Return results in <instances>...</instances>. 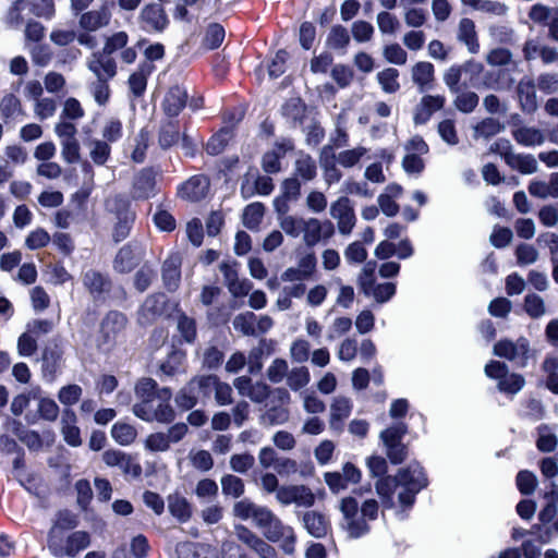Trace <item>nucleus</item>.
Wrapping results in <instances>:
<instances>
[{
    "instance_id": "1",
    "label": "nucleus",
    "mask_w": 558,
    "mask_h": 558,
    "mask_svg": "<svg viewBox=\"0 0 558 558\" xmlns=\"http://www.w3.org/2000/svg\"><path fill=\"white\" fill-rule=\"evenodd\" d=\"M427 484L423 469L416 464H410L407 469L400 470L396 476L380 477L376 484V492L381 499L384 507L396 506L395 495L402 509L410 508L415 495Z\"/></svg>"
},
{
    "instance_id": "2",
    "label": "nucleus",
    "mask_w": 558,
    "mask_h": 558,
    "mask_svg": "<svg viewBox=\"0 0 558 558\" xmlns=\"http://www.w3.org/2000/svg\"><path fill=\"white\" fill-rule=\"evenodd\" d=\"M281 230L291 238L302 236L306 246H315L322 241L330 239L335 234V228L331 221H322L315 217H298L287 215L286 209L279 217Z\"/></svg>"
},
{
    "instance_id": "3",
    "label": "nucleus",
    "mask_w": 558,
    "mask_h": 558,
    "mask_svg": "<svg viewBox=\"0 0 558 558\" xmlns=\"http://www.w3.org/2000/svg\"><path fill=\"white\" fill-rule=\"evenodd\" d=\"M89 545V533L60 527H51L47 539V548L54 558H76Z\"/></svg>"
},
{
    "instance_id": "4",
    "label": "nucleus",
    "mask_w": 558,
    "mask_h": 558,
    "mask_svg": "<svg viewBox=\"0 0 558 558\" xmlns=\"http://www.w3.org/2000/svg\"><path fill=\"white\" fill-rule=\"evenodd\" d=\"M170 398V391L162 389L160 397L135 403L133 413L144 421L168 422L172 418V410L169 405Z\"/></svg>"
},
{
    "instance_id": "5",
    "label": "nucleus",
    "mask_w": 558,
    "mask_h": 558,
    "mask_svg": "<svg viewBox=\"0 0 558 558\" xmlns=\"http://www.w3.org/2000/svg\"><path fill=\"white\" fill-rule=\"evenodd\" d=\"M339 510L342 513V525L352 538H359L369 531L367 520L361 513L359 502L353 497L341 499Z\"/></svg>"
},
{
    "instance_id": "6",
    "label": "nucleus",
    "mask_w": 558,
    "mask_h": 558,
    "mask_svg": "<svg viewBox=\"0 0 558 558\" xmlns=\"http://www.w3.org/2000/svg\"><path fill=\"white\" fill-rule=\"evenodd\" d=\"M485 374L489 378L497 379L499 390L506 393L514 395L525 385L523 376L509 373L507 365L498 361H490L485 366Z\"/></svg>"
},
{
    "instance_id": "7",
    "label": "nucleus",
    "mask_w": 558,
    "mask_h": 558,
    "mask_svg": "<svg viewBox=\"0 0 558 558\" xmlns=\"http://www.w3.org/2000/svg\"><path fill=\"white\" fill-rule=\"evenodd\" d=\"M492 149L499 151L506 163L521 173L532 174L538 169V163L534 156L515 154L511 149L509 141L499 140L492 146Z\"/></svg>"
},
{
    "instance_id": "8",
    "label": "nucleus",
    "mask_w": 558,
    "mask_h": 558,
    "mask_svg": "<svg viewBox=\"0 0 558 558\" xmlns=\"http://www.w3.org/2000/svg\"><path fill=\"white\" fill-rule=\"evenodd\" d=\"M494 354L524 367L529 360L530 343L525 338H519L517 341L500 340L494 345Z\"/></svg>"
},
{
    "instance_id": "9",
    "label": "nucleus",
    "mask_w": 558,
    "mask_h": 558,
    "mask_svg": "<svg viewBox=\"0 0 558 558\" xmlns=\"http://www.w3.org/2000/svg\"><path fill=\"white\" fill-rule=\"evenodd\" d=\"M330 216L337 221L338 231L342 235H349L355 227L354 208L347 196H341L331 203Z\"/></svg>"
},
{
    "instance_id": "10",
    "label": "nucleus",
    "mask_w": 558,
    "mask_h": 558,
    "mask_svg": "<svg viewBox=\"0 0 558 558\" xmlns=\"http://www.w3.org/2000/svg\"><path fill=\"white\" fill-rule=\"evenodd\" d=\"M276 499L284 506L294 504L305 508L312 507L315 502L313 492L304 485L281 486L276 494Z\"/></svg>"
},
{
    "instance_id": "11",
    "label": "nucleus",
    "mask_w": 558,
    "mask_h": 558,
    "mask_svg": "<svg viewBox=\"0 0 558 558\" xmlns=\"http://www.w3.org/2000/svg\"><path fill=\"white\" fill-rule=\"evenodd\" d=\"M265 537L271 542H280L287 554L294 551L295 534L291 526L284 525L276 515L264 530Z\"/></svg>"
},
{
    "instance_id": "12",
    "label": "nucleus",
    "mask_w": 558,
    "mask_h": 558,
    "mask_svg": "<svg viewBox=\"0 0 558 558\" xmlns=\"http://www.w3.org/2000/svg\"><path fill=\"white\" fill-rule=\"evenodd\" d=\"M529 17L533 23L546 26L548 28L549 37L558 41L557 7H547L542 3H536L531 7Z\"/></svg>"
},
{
    "instance_id": "13",
    "label": "nucleus",
    "mask_w": 558,
    "mask_h": 558,
    "mask_svg": "<svg viewBox=\"0 0 558 558\" xmlns=\"http://www.w3.org/2000/svg\"><path fill=\"white\" fill-rule=\"evenodd\" d=\"M279 405L269 408L260 417L264 425H280L289 420L290 413L286 408L290 403L291 397L288 390L278 388L275 390Z\"/></svg>"
},
{
    "instance_id": "14",
    "label": "nucleus",
    "mask_w": 558,
    "mask_h": 558,
    "mask_svg": "<svg viewBox=\"0 0 558 558\" xmlns=\"http://www.w3.org/2000/svg\"><path fill=\"white\" fill-rule=\"evenodd\" d=\"M111 12L107 5L89 10L81 14L78 19L80 27L85 32H96L109 25Z\"/></svg>"
},
{
    "instance_id": "15",
    "label": "nucleus",
    "mask_w": 558,
    "mask_h": 558,
    "mask_svg": "<svg viewBox=\"0 0 558 558\" xmlns=\"http://www.w3.org/2000/svg\"><path fill=\"white\" fill-rule=\"evenodd\" d=\"M234 533L240 542L255 550L262 558H276L274 548L246 526L235 525Z\"/></svg>"
},
{
    "instance_id": "16",
    "label": "nucleus",
    "mask_w": 558,
    "mask_h": 558,
    "mask_svg": "<svg viewBox=\"0 0 558 558\" xmlns=\"http://www.w3.org/2000/svg\"><path fill=\"white\" fill-rule=\"evenodd\" d=\"M412 83L420 92H427L435 84V66L428 61H417L410 69Z\"/></svg>"
},
{
    "instance_id": "17",
    "label": "nucleus",
    "mask_w": 558,
    "mask_h": 558,
    "mask_svg": "<svg viewBox=\"0 0 558 558\" xmlns=\"http://www.w3.org/2000/svg\"><path fill=\"white\" fill-rule=\"evenodd\" d=\"M445 105V97L440 95H425L421 98L414 112L416 124L426 123L435 111L440 110Z\"/></svg>"
},
{
    "instance_id": "18",
    "label": "nucleus",
    "mask_w": 558,
    "mask_h": 558,
    "mask_svg": "<svg viewBox=\"0 0 558 558\" xmlns=\"http://www.w3.org/2000/svg\"><path fill=\"white\" fill-rule=\"evenodd\" d=\"M208 190V179L204 175H195L181 185L179 194L184 199L197 202L207 195Z\"/></svg>"
},
{
    "instance_id": "19",
    "label": "nucleus",
    "mask_w": 558,
    "mask_h": 558,
    "mask_svg": "<svg viewBox=\"0 0 558 558\" xmlns=\"http://www.w3.org/2000/svg\"><path fill=\"white\" fill-rule=\"evenodd\" d=\"M76 423L77 417L74 411L71 409H64L60 421V429L64 441L72 447H78L82 445L81 432Z\"/></svg>"
},
{
    "instance_id": "20",
    "label": "nucleus",
    "mask_w": 558,
    "mask_h": 558,
    "mask_svg": "<svg viewBox=\"0 0 558 558\" xmlns=\"http://www.w3.org/2000/svg\"><path fill=\"white\" fill-rule=\"evenodd\" d=\"M517 95L524 112L532 113L538 107L536 88L534 81L530 77H523L517 86Z\"/></svg>"
},
{
    "instance_id": "21",
    "label": "nucleus",
    "mask_w": 558,
    "mask_h": 558,
    "mask_svg": "<svg viewBox=\"0 0 558 558\" xmlns=\"http://www.w3.org/2000/svg\"><path fill=\"white\" fill-rule=\"evenodd\" d=\"M87 68L98 80H109L116 75L114 61L100 53H94L87 61Z\"/></svg>"
},
{
    "instance_id": "22",
    "label": "nucleus",
    "mask_w": 558,
    "mask_h": 558,
    "mask_svg": "<svg viewBox=\"0 0 558 558\" xmlns=\"http://www.w3.org/2000/svg\"><path fill=\"white\" fill-rule=\"evenodd\" d=\"M529 192L532 196L542 199L558 198V172L551 173L548 181H531Z\"/></svg>"
},
{
    "instance_id": "23",
    "label": "nucleus",
    "mask_w": 558,
    "mask_h": 558,
    "mask_svg": "<svg viewBox=\"0 0 558 558\" xmlns=\"http://www.w3.org/2000/svg\"><path fill=\"white\" fill-rule=\"evenodd\" d=\"M303 525L307 533L316 538H322L329 531L327 518L317 511H307L303 515Z\"/></svg>"
},
{
    "instance_id": "24",
    "label": "nucleus",
    "mask_w": 558,
    "mask_h": 558,
    "mask_svg": "<svg viewBox=\"0 0 558 558\" xmlns=\"http://www.w3.org/2000/svg\"><path fill=\"white\" fill-rule=\"evenodd\" d=\"M141 20L146 24L147 28L153 31H162L168 24L165 11L159 4H148L143 8Z\"/></svg>"
},
{
    "instance_id": "25",
    "label": "nucleus",
    "mask_w": 558,
    "mask_h": 558,
    "mask_svg": "<svg viewBox=\"0 0 558 558\" xmlns=\"http://www.w3.org/2000/svg\"><path fill=\"white\" fill-rule=\"evenodd\" d=\"M352 412V401L343 396L333 398L330 404V426L339 427Z\"/></svg>"
},
{
    "instance_id": "26",
    "label": "nucleus",
    "mask_w": 558,
    "mask_h": 558,
    "mask_svg": "<svg viewBox=\"0 0 558 558\" xmlns=\"http://www.w3.org/2000/svg\"><path fill=\"white\" fill-rule=\"evenodd\" d=\"M186 98L187 95L183 88L179 86L170 88L163 100V109L166 113L170 117L178 116L185 107Z\"/></svg>"
},
{
    "instance_id": "27",
    "label": "nucleus",
    "mask_w": 558,
    "mask_h": 558,
    "mask_svg": "<svg viewBox=\"0 0 558 558\" xmlns=\"http://www.w3.org/2000/svg\"><path fill=\"white\" fill-rule=\"evenodd\" d=\"M458 39L462 41L471 53L478 52L480 44L476 36L475 24L470 19H462L459 22Z\"/></svg>"
},
{
    "instance_id": "28",
    "label": "nucleus",
    "mask_w": 558,
    "mask_h": 558,
    "mask_svg": "<svg viewBox=\"0 0 558 558\" xmlns=\"http://www.w3.org/2000/svg\"><path fill=\"white\" fill-rule=\"evenodd\" d=\"M177 554L179 558H219L216 549L187 542L177 546Z\"/></svg>"
},
{
    "instance_id": "29",
    "label": "nucleus",
    "mask_w": 558,
    "mask_h": 558,
    "mask_svg": "<svg viewBox=\"0 0 558 558\" xmlns=\"http://www.w3.org/2000/svg\"><path fill=\"white\" fill-rule=\"evenodd\" d=\"M515 142L523 146H537L545 142V136L539 129L533 126H519L512 130Z\"/></svg>"
},
{
    "instance_id": "30",
    "label": "nucleus",
    "mask_w": 558,
    "mask_h": 558,
    "mask_svg": "<svg viewBox=\"0 0 558 558\" xmlns=\"http://www.w3.org/2000/svg\"><path fill=\"white\" fill-rule=\"evenodd\" d=\"M181 258L174 254L169 256L162 267V278L169 290H175L180 281Z\"/></svg>"
},
{
    "instance_id": "31",
    "label": "nucleus",
    "mask_w": 558,
    "mask_h": 558,
    "mask_svg": "<svg viewBox=\"0 0 558 558\" xmlns=\"http://www.w3.org/2000/svg\"><path fill=\"white\" fill-rule=\"evenodd\" d=\"M117 223L114 226L113 236L116 241H121L126 238L130 232L131 225L134 221V213H132L126 204L122 202V208L117 213Z\"/></svg>"
},
{
    "instance_id": "32",
    "label": "nucleus",
    "mask_w": 558,
    "mask_h": 558,
    "mask_svg": "<svg viewBox=\"0 0 558 558\" xmlns=\"http://www.w3.org/2000/svg\"><path fill=\"white\" fill-rule=\"evenodd\" d=\"M110 434L114 441L121 446L131 445L137 436L135 427L124 422L114 423L111 427Z\"/></svg>"
},
{
    "instance_id": "33",
    "label": "nucleus",
    "mask_w": 558,
    "mask_h": 558,
    "mask_svg": "<svg viewBox=\"0 0 558 558\" xmlns=\"http://www.w3.org/2000/svg\"><path fill=\"white\" fill-rule=\"evenodd\" d=\"M376 80L387 94H393L400 89L399 71L395 68H386L379 71L376 74Z\"/></svg>"
},
{
    "instance_id": "34",
    "label": "nucleus",
    "mask_w": 558,
    "mask_h": 558,
    "mask_svg": "<svg viewBox=\"0 0 558 558\" xmlns=\"http://www.w3.org/2000/svg\"><path fill=\"white\" fill-rule=\"evenodd\" d=\"M126 324V318L118 312L109 313L101 323V331L107 339L114 337Z\"/></svg>"
},
{
    "instance_id": "35",
    "label": "nucleus",
    "mask_w": 558,
    "mask_h": 558,
    "mask_svg": "<svg viewBox=\"0 0 558 558\" xmlns=\"http://www.w3.org/2000/svg\"><path fill=\"white\" fill-rule=\"evenodd\" d=\"M134 194L140 198H147L153 193L155 181L150 171L143 170L134 180Z\"/></svg>"
},
{
    "instance_id": "36",
    "label": "nucleus",
    "mask_w": 558,
    "mask_h": 558,
    "mask_svg": "<svg viewBox=\"0 0 558 558\" xmlns=\"http://www.w3.org/2000/svg\"><path fill=\"white\" fill-rule=\"evenodd\" d=\"M29 9L27 0H15L5 15V23L11 28H20L24 21V12Z\"/></svg>"
},
{
    "instance_id": "37",
    "label": "nucleus",
    "mask_w": 558,
    "mask_h": 558,
    "mask_svg": "<svg viewBox=\"0 0 558 558\" xmlns=\"http://www.w3.org/2000/svg\"><path fill=\"white\" fill-rule=\"evenodd\" d=\"M417 4L401 5L403 8V20L407 26L412 28L422 27L427 21V11L417 8Z\"/></svg>"
},
{
    "instance_id": "38",
    "label": "nucleus",
    "mask_w": 558,
    "mask_h": 558,
    "mask_svg": "<svg viewBox=\"0 0 558 558\" xmlns=\"http://www.w3.org/2000/svg\"><path fill=\"white\" fill-rule=\"evenodd\" d=\"M168 508L170 513L182 522L187 521L192 513L187 500L179 495H172L169 497Z\"/></svg>"
},
{
    "instance_id": "39",
    "label": "nucleus",
    "mask_w": 558,
    "mask_h": 558,
    "mask_svg": "<svg viewBox=\"0 0 558 558\" xmlns=\"http://www.w3.org/2000/svg\"><path fill=\"white\" fill-rule=\"evenodd\" d=\"M502 130L501 123L493 118H486L473 128L474 138H489Z\"/></svg>"
},
{
    "instance_id": "40",
    "label": "nucleus",
    "mask_w": 558,
    "mask_h": 558,
    "mask_svg": "<svg viewBox=\"0 0 558 558\" xmlns=\"http://www.w3.org/2000/svg\"><path fill=\"white\" fill-rule=\"evenodd\" d=\"M221 489L223 495L232 498H239L244 494V482L232 474H227L221 477Z\"/></svg>"
},
{
    "instance_id": "41",
    "label": "nucleus",
    "mask_w": 558,
    "mask_h": 558,
    "mask_svg": "<svg viewBox=\"0 0 558 558\" xmlns=\"http://www.w3.org/2000/svg\"><path fill=\"white\" fill-rule=\"evenodd\" d=\"M311 380L310 371L305 366L293 367L288 373L287 385L290 389L296 391L307 386Z\"/></svg>"
},
{
    "instance_id": "42",
    "label": "nucleus",
    "mask_w": 558,
    "mask_h": 558,
    "mask_svg": "<svg viewBox=\"0 0 558 558\" xmlns=\"http://www.w3.org/2000/svg\"><path fill=\"white\" fill-rule=\"evenodd\" d=\"M295 174L304 181H311L316 177V163L308 155H300L295 161Z\"/></svg>"
},
{
    "instance_id": "43",
    "label": "nucleus",
    "mask_w": 558,
    "mask_h": 558,
    "mask_svg": "<svg viewBox=\"0 0 558 558\" xmlns=\"http://www.w3.org/2000/svg\"><path fill=\"white\" fill-rule=\"evenodd\" d=\"M156 381L151 378H142L135 386V395L138 402H146L149 399L160 397L161 390H156Z\"/></svg>"
},
{
    "instance_id": "44",
    "label": "nucleus",
    "mask_w": 558,
    "mask_h": 558,
    "mask_svg": "<svg viewBox=\"0 0 558 558\" xmlns=\"http://www.w3.org/2000/svg\"><path fill=\"white\" fill-rule=\"evenodd\" d=\"M265 208L260 203L247 205L243 213V223L248 229H256L264 217Z\"/></svg>"
},
{
    "instance_id": "45",
    "label": "nucleus",
    "mask_w": 558,
    "mask_h": 558,
    "mask_svg": "<svg viewBox=\"0 0 558 558\" xmlns=\"http://www.w3.org/2000/svg\"><path fill=\"white\" fill-rule=\"evenodd\" d=\"M396 293V284L391 282L374 283L368 292H364L366 296H372L378 303H385Z\"/></svg>"
},
{
    "instance_id": "46",
    "label": "nucleus",
    "mask_w": 558,
    "mask_h": 558,
    "mask_svg": "<svg viewBox=\"0 0 558 558\" xmlns=\"http://www.w3.org/2000/svg\"><path fill=\"white\" fill-rule=\"evenodd\" d=\"M383 56L388 63L404 65L408 61V52L397 43L386 45Z\"/></svg>"
},
{
    "instance_id": "47",
    "label": "nucleus",
    "mask_w": 558,
    "mask_h": 558,
    "mask_svg": "<svg viewBox=\"0 0 558 558\" xmlns=\"http://www.w3.org/2000/svg\"><path fill=\"white\" fill-rule=\"evenodd\" d=\"M366 151L365 147L359 146L352 149L342 150L335 158L340 166L344 168H352L359 163Z\"/></svg>"
},
{
    "instance_id": "48",
    "label": "nucleus",
    "mask_w": 558,
    "mask_h": 558,
    "mask_svg": "<svg viewBox=\"0 0 558 558\" xmlns=\"http://www.w3.org/2000/svg\"><path fill=\"white\" fill-rule=\"evenodd\" d=\"M180 138V132L177 123L168 122L165 123L159 133V144L162 148H169L177 144Z\"/></svg>"
},
{
    "instance_id": "49",
    "label": "nucleus",
    "mask_w": 558,
    "mask_h": 558,
    "mask_svg": "<svg viewBox=\"0 0 558 558\" xmlns=\"http://www.w3.org/2000/svg\"><path fill=\"white\" fill-rule=\"evenodd\" d=\"M289 366L286 360L275 359L268 366L266 375L272 384H279L288 377Z\"/></svg>"
},
{
    "instance_id": "50",
    "label": "nucleus",
    "mask_w": 558,
    "mask_h": 558,
    "mask_svg": "<svg viewBox=\"0 0 558 558\" xmlns=\"http://www.w3.org/2000/svg\"><path fill=\"white\" fill-rule=\"evenodd\" d=\"M82 393L83 389L81 386L71 384L60 388L58 399L63 405L71 407L78 402Z\"/></svg>"
},
{
    "instance_id": "51",
    "label": "nucleus",
    "mask_w": 558,
    "mask_h": 558,
    "mask_svg": "<svg viewBox=\"0 0 558 558\" xmlns=\"http://www.w3.org/2000/svg\"><path fill=\"white\" fill-rule=\"evenodd\" d=\"M51 238L43 228H36L25 239V245L29 250H39L48 245Z\"/></svg>"
},
{
    "instance_id": "52",
    "label": "nucleus",
    "mask_w": 558,
    "mask_h": 558,
    "mask_svg": "<svg viewBox=\"0 0 558 558\" xmlns=\"http://www.w3.org/2000/svg\"><path fill=\"white\" fill-rule=\"evenodd\" d=\"M350 43L348 31L340 25L333 26L328 35L327 44L333 49H342Z\"/></svg>"
},
{
    "instance_id": "53",
    "label": "nucleus",
    "mask_w": 558,
    "mask_h": 558,
    "mask_svg": "<svg viewBox=\"0 0 558 558\" xmlns=\"http://www.w3.org/2000/svg\"><path fill=\"white\" fill-rule=\"evenodd\" d=\"M375 269H376V263L375 262H368L366 263L363 268L361 269L359 276H357V284L362 292H368L369 288L374 286L375 282Z\"/></svg>"
},
{
    "instance_id": "54",
    "label": "nucleus",
    "mask_w": 558,
    "mask_h": 558,
    "mask_svg": "<svg viewBox=\"0 0 558 558\" xmlns=\"http://www.w3.org/2000/svg\"><path fill=\"white\" fill-rule=\"evenodd\" d=\"M37 409L40 416L49 422L56 421L60 412L59 405L56 401L46 397H40L38 399Z\"/></svg>"
},
{
    "instance_id": "55",
    "label": "nucleus",
    "mask_w": 558,
    "mask_h": 558,
    "mask_svg": "<svg viewBox=\"0 0 558 558\" xmlns=\"http://www.w3.org/2000/svg\"><path fill=\"white\" fill-rule=\"evenodd\" d=\"M343 254L345 260L350 264H362L367 258L366 248L363 246L361 242L357 241L350 243L345 247Z\"/></svg>"
},
{
    "instance_id": "56",
    "label": "nucleus",
    "mask_w": 558,
    "mask_h": 558,
    "mask_svg": "<svg viewBox=\"0 0 558 558\" xmlns=\"http://www.w3.org/2000/svg\"><path fill=\"white\" fill-rule=\"evenodd\" d=\"M83 281L84 286L89 290L92 294H99L107 288V282L104 277L94 270L86 271L84 274Z\"/></svg>"
},
{
    "instance_id": "57",
    "label": "nucleus",
    "mask_w": 558,
    "mask_h": 558,
    "mask_svg": "<svg viewBox=\"0 0 558 558\" xmlns=\"http://www.w3.org/2000/svg\"><path fill=\"white\" fill-rule=\"evenodd\" d=\"M407 433V427L404 424H396L391 427L386 428L380 433V438L385 446H395L396 444H400L403 435Z\"/></svg>"
},
{
    "instance_id": "58",
    "label": "nucleus",
    "mask_w": 558,
    "mask_h": 558,
    "mask_svg": "<svg viewBox=\"0 0 558 558\" xmlns=\"http://www.w3.org/2000/svg\"><path fill=\"white\" fill-rule=\"evenodd\" d=\"M145 448L151 452H163L170 448L166 433H154L145 439Z\"/></svg>"
},
{
    "instance_id": "59",
    "label": "nucleus",
    "mask_w": 558,
    "mask_h": 558,
    "mask_svg": "<svg viewBox=\"0 0 558 558\" xmlns=\"http://www.w3.org/2000/svg\"><path fill=\"white\" fill-rule=\"evenodd\" d=\"M310 342L305 339H295L290 347V356L296 363L306 362L310 357Z\"/></svg>"
},
{
    "instance_id": "60",
    "label": "nucleus",
    "mask_w": 558,
    "mask_h": 558,
    "mask_svg": "<svg viewBox=\"0 0 558 558\" xmlns=\"http://www.w3.org/2000/svg\"><path fill=\"white\" fill-rule=\"evenodd\" d=\"M230 131L228 129H222L216 135H214L206 145V150L210 155L220 154L226 147L227 143L230 140Z\"/></svg>"
},
{
    "instance_id": "61",
    "label": "nucleus",
    "mask_w": 558,
    "mask_h": 558,
    "mask_svg": "<svg viewBox=\"0 0 558 558\" xmlns=\"http://www.w3.org/2000/svg\"><path fill=\"white\" fill-rule=\"evenodd\" d=\"M136 262L135 254L130 247H122L114 259V268L121 272L129 271Z\"/></svg>"
},
{
    "instance_id": "62",
    "label": "nucleus",
    "mask_w": 558,
    "mask_h": 558,
    "mask_svg": "<svg viewBox=\"0 0 558 558\" xmlns=\"http://www.w3.org/2000/svg\"><path fill=\"white\" fill-rule=\"evenodd\" d=\"M524 308L526 313L533 318H538L546 312L544 301L537 294H527L525 296Z\"/></svg>"
},
{
    "instance_id": "63",
    "label": "nucleus",
    "mask_w": 558,
    "mask_h": 558,
    "mask_svg": "<svg viewBox=\"0 0 558 558\" xmlns=\"http://www.w3.org/2000/svg\"><path fill=\"white\" fill-rule=\"evenodd\" d=\"M351 33L354 40L359 43H366L372 39L374 27L366 21H356L351 26Z\"/></svg>"
},
{
    "instance_id": "64",
    "label": "nucleus",
    "mask_w": 558,
    "mask_h": 558,
    "mask_svg": "<svg viewBox=\"0 0 558 558\" xmlns=\"http://www.w3.org/2000/svg\"><path fill=\"white\" fill-rule=\"evenodd\" d=\"M376 22H377L379 31L383 34L393 35L399 27L398 19L395 15H392L391 13L386 12V11L379 12L377 14Z\"/></svg>"
}]
</instances>
